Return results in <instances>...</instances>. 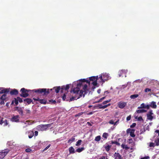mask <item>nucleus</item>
<instances>
[{
	"instance_id": "23",
	"label": "nucleus",
	"mask_w": 159,
	"mask_h": 159,
	"mask_svg": "<svg viewBox=\"0 0 159 159\" xmlns=\"http://www.w3.org/2000/svg\"><path fill=\"white\" fill-rule=\"evenodd\" d=\"M135 131V130L134 129H132V130H131V131H130V135L132 137H134L135 136V135L134 134V132Z\"/></svg>"
},
{
	"instance_id": "52",
	"label": "nucleus",
	"mask_w": 159,
	"mask_h": 159,
	"mask_svg": "<svg viewBox=\"0 0 159 159\" xmlns=\"http://www.w3.org/2000/svg\"><path fill=\"white\" fill-rule=\"evenodd\" d=\"M109 123L111 124H114V122L113 120H111L109 121Z\"/></svg>"
},
{
	"instance_id": "45",
	"label": "nucleus",
	"mask_w": 159,
	"mask_h": 159,
	"mask_svg": "<svg viewBox=\"0 0 159 159\" xmlns=\"http://www.w3.org/2000/svg\"><path fill=\"white\" fill-rule=\"evenodd\" d=\"M151 91V89H150L148 88H146L145 89V92H148L149 91Z\"/></svg>"
},
{
	"instance_id": "16",
	"label": "nucleus",
	"mask_w": 159,
	"mask_h": 159,
	"mask_svg": "<svg viewBox=\"0 0 159 159\" xmlns=\"http://www.w3.org/2000/svg\"><path fill=\"white\" fill-rule=\"evenodd\" d=\"M147 112V110L144 109H140V110H137L136 111V112L135 113H136H136H144L146 112Z\"/></svg>"
},
{
	"instance_id": "17",
	"label": "nucleus",
	"mask_w": 159,
	"mask_h": 159,
	"mask_svg": "<svg viewBox=\"0 0 159 159\" xmlns=\"http://www.w3.org/2000/svg\"><path fill=\"white\" fill-rule=\"evenodd\" d=\"M69 85L68 84L66 86H63L62 88H61V93L63 92V91L62 90L63 89H65L66 90H67L69 89Z\"/></svg>"
},
{
	"instance_id": "8",
	"label": "nucleus",
	"mask_w": 159,
	"mask_h": 159,
	"mask_svg": "<svg viewBox=\"0 0 159 159\" xmlns=\"http://www.w3.org/2000/svg\"><path fill=\"white\" fill-rule=\"evenodd\" d=\"M45 125H41L38 126L37 127V129L38 131H44L46 130L47 128H45Z\"/></svg>"
},
{
	"instance_id": "34",
	"label": "nucleus",
	"mask_w": 159,
	"mask_h": 159,
	"mask_svg": "<svg viewBox=\"0 0 159 159\" xmlns=\"http://www.w3.org/2000/svg\"><path fill=\"white\" fill-rule=\"evenodd\" d=\"M101 139V136H98L96 137L95 139V140L97 142H98Z\"/></svg>"
},
{
	"instance_id": "46",
	"label": "nucleus",
	"mask_w": 159,
	"mask_h": 159,
	"mask_svg": "<svg viewBox=\"0 0 159 159\" xmlns=\"http://www.w3.org/2000/svg\"><path fill=\"white\" fill-rule=\"evenodd\" d=\"M50 146V144H49L47 147H46L43 150V151H45L46 150H47L48 148Z\"/></svg>"
},
{
	"instance_id": "37",
	"label": "nucleus",
	"mask_w": 159,
	"mask_h": 159,
	"mask_svg": "<svg viewBox=\"0 0 159 159\" xmlns=\"http://www.w3.org/2000/svg\"><path fill=\"white\" fill-rule=\"evenodd\" d=\"M142 80H140V79H139V80H136L134 81L133 82V84H134L135 83H141V82H142Z\"/></svg>"
},
{
	"instance_id": "43",
	"label": "nucleus",
	"mask_w": 159,
	"mask_h": 159,
	"mask_svg": "<svg viewBox=\"0 0 159 159\" xmlns=\"http://www.w3.org/2000/svg\"><path fill=\"white\" fill-rule=\"evenodd\" d=\"M3 124H4L3 126H6L7 125L8 123H7V120L5 119L4 120V122Z\"/></svg>"
},
{
	"instance_id": "41",
	"label": "nucleus",
	"mask_w": 159,
	"mask_h": 159,
	"mask_svg": "<svg viewBox=\"0 0 159 159\" xmlns=\"http://www.w3.org/2000/svg\"><path fill=\"white\" fill-rule=\"evenodd\" d=\"M17 99L18 100V101L19 102H23V100L22 99V98H20L19 97H17Z\"/></svg>"
},
{
	"instance_id": "38",
	"label": "nucleus",
	"mask_w": 159,
	"mask_h": 159,
	"mask_svg": "<svg viewBox=\"0 0 159 159\" xmlns=\"http://www.w3.org/2000/svg\"><path fill=\"white\" fill-rule=\"evenodd\" d=\"M6 94H3L1 97V99L2 100H4L6 98Z\"/></svg>"
},
{
	"instance_id": "36",
	"label": "nucleus",
	"mask_w": 159,
	"mask_h": 159,
	"mask_svg": "<svg viewBox=\"0 0 159 159\" xmlns=\"http://www.w3.org/2000/svg\"><path fill=\"white\" fill-rule=\"evenodd\" d=\"M108 136V134L106 133H104L102 134V137H104L105 139H107Z\"/></svg>"
},
{
	"instance_id": "47",
	"label": "nucleus",
	"mask_w": 159,
	"mask_h": 159,
	"mask_svg": "<svg viewBox=\"0 0 159 159\" xmlns=\"http://www.w3.org/2000/svg\"><path fill=\"white\" fill-rule=\"evenodd\" d=\"M132 130V129H128L127 130L126 132L127 133L129 134L130 133V131H131V130Z\"/></svg>"
},
{
	"instance_id": "2",
	"label": "nucleus",
	"mask_w": 159,
	"mask_h": 159,
	"mask_svg": "<svg viewBox=\"0 0 159 159\" xmlns=\"http://www.w3.org/2000/svg\"><path fill=\"white\" fill-rule=\"evenodd\" d=\"M56 93H58L59 91L61 90L60 87H58L57 88L54 87L53 89H34L33 91H34L37 94H42L43 96H47L50 93V91H52L54 89Z\"/></svg>"
},
{
	"instance_id": "14",
	"label": "nucleus",
	"mask_w": 159,
	"mask_h": 159,
	"mask_svg": "<svg viewBox=\"0 0 159 159\" xmlns=\"http://www.w3.org/2000/svg\"><path fill=\"white\" fill-rule=\"evenodd\" d=\"M22 123L23 125V128H24L27 127L30 124H29V120H27L25 122L21 121V122Z\"/></svg>"
},
{
	"instance_id": "51",
	"label": "nucleus",
	"mask_w": 159,
	"mask_h": 159,
	"mask_svg": "<svg viewBox=\"0 0 159 159\" xmlns=\"http://www.w3.org/2000/svg\"><path fill=\"white\" fill-rule=\"evenodd\" d=\"M131 116L130 115H129V116H128L127 118H126V120H127V121H129V120L130 119H131Z\"/></svg>"
},
{
	"instance_id": "21",
	"label": "nucleus",
	"mask_w": 159,
	"mask_h": 159,
	"mask_svg": "<svg viewBox=\"0 0 159 159\" xmlns=\"http://www.w3.org/2000/svg\"><path fill=\"white\" fill-rule=\"evenodd\" d=\"M24 101L26 102L28 104H29L32 102V100L30 98H26L24 99Z\"/></svg>"
},
{
	"instance_id": "1",
	"label": "nucleus",
	"mask_w": 159,
	"mask_h": 159,
	"mask_svg": "<svg viewBox=\"0 0 159 159\" xmlns=\"http://www.w3.org/2000/svg\"><path fill=\"white\" fill-rule=\"evenodd\" d=\"M82 81H80V83L77 84V87L74 88L73 90H71V93L73 92V94L76 95L75 97H73L70 100V102L75 100H76L83 96V97L85 96V94L88 93V90L87 89V85L84 84Z\"/></svg>"
},
{
	"instance_id": "26",
	"label": "nucleus",
	"mask_w": 159,
	"mask_h": 159,
	"mask_svg": "<svg viewBox=\"0 0 159 159\" xmlns=\"http://www.w3.org/2000/svg\"><path fill=\"white\" fill-rule=\"evenodd\" d=\"M84 149V147H82L80 148H78L76 150V152H80L83 151Z\"/></svg>"
},
{
	"instance_id": "35",
	"label": "nucleus",
	"mask_w": 159,
	"mask_h": 159,
	"mask_svg": "<svg viewBox=\"0 0 159 159\" xmlns=\"http://www.w3.org/2000/svg\"><path fill=\"white\" fill-rule=\"evenodd\" d=\"M18 111L19 112V114L20 115H23V112L22 110L21 109V108H19L18 110Z\"/></svg>"
},
{
	"instance_id": "32",
	"label": "nucleus",
	"mask_w": 159,
	"mask_h": 159,
	"mask_svg": "<svg viewBox=\"0 0 159 159\" xmlns=\"http://www.w3.org/2000/svg\"><path fill=\"white\" fill-rule=\"evenodd\" d=\"M121 147L123 149L125 148L126 149H129V147H128L126 145L122 144L121 145Z\"/></svg>"
},
{
	"instance_id": "5",
	"label": "nucleus",
	"mask_w": 159,
	"mask_h": 159,
	"mask_svg": "<svg viewBox=\"0 0 159 159\" xmlns=\"http://www.w3.org/2000/svg\"><path fill=\"white\" fill-rule=\"evenodd\" d=\"M33 90H27L24 88H22L20 90V91L22 92V93L20 94V96L26 98L28 96L29 94L28 93L30 91H32L35 92L34 91H33Z\"/></svg>"
},
{
	"instance_id": "60",
	"label": "nucleus",
	"mask_w": 159,
	"mask_h": 159,
	"mask_svg": "<svg viewBox=\"0 0 159 159\" xmlns=\"http://www.w3.org/2000/svg\"><path fill=\"white\" fill-rule=\"evenodd\" d=\"M119 122V120H117L115 122H114V125H116L117 124H118Z\"/></svg>"
},
{
	"instance_id": "59",
	"label": "nucleus",
	"mask_w": 159,
	"mask_h": 159,
	"mask_svg": "<svg viewBox=\"0 0 159 159\" xmlns=\"http://www.w3.org/2000/svg\"><path fill=\"white\" fill-rule=\"evenodd\" d=\"M98 107H99V108L101 109L102 108H101L103 106L102 104H98Z\"/></svg>"
},
{
	"instance_id": "3",
	"label": "nucleus",
	"mask_w": 159,
	"mask_h": 159,
	"mask_svg": "<svg viewBox=\"0 0 159 159\" xmlns=\"http://www.w3.org/2000/svg\"><path fill=\"white\" fill-rule=\"evenodd\" d=\"M98 78H99L98 77V76H93V77H90L89 78V80H86V79H83V80L82 79L80 80H79V83H80V81H82V82H84V84H86L87 85V89H88V92L89 90L87 88L88 85L87 84H85V82H86L87 84H89V85L90 84V81H92L93 82L96 80H98Z\"/></svg>"
},
{
	"instance_id": "19",
	"label": "nucleus",
	"mask_w": 159,
	"mask_h": 159,
	"mask_svg": "<svg viewBox=\"0 0 159 159\" xmlns=\"http://www.w3.org/2000/svg\"><path fill=\"white\" fill-rule=\"evenodd\" d=\"M134 116L136 119H137L138 121H142L143 120V119L141 116L138 117V116H136V113H134Z\"/></svg>"
},
{
	"instance_id": "24",
	"label": "nucleus",
	"mask_w": 159,
	"mask_h": 159,
	"mask_svg": "<svg viewBox=\"0 0 159 159\" xmlns=\"http://www.w3.org/2000/svg\"><path fill=\"white\" fill-rule=\"evenodd\" d=\"M9 90L7 89H3L0 92V94H2L3 93H7L9 92Z\"/></svg>"
},
{
	"instance_id": "64",
	"label": "nucleus",
	"mask_w": 159,
	"mask_h": 159,
	"mask_svg": "<svg viewBox=\"0 0 159 159\" xmlns=\"http://www.w3.org/2000/svg\"><path fill=\"white\" fill-rule=\"evenodd\" d=\"M4 104V100H2L0 102V104L2 105Z\"/></svg>"
},
{
	"instance_id": "39",
	"label": "nucleus",
	"mask_w": 159,
	"mask_h": 159,
	"mask_svg": "<svg viewBox=\"0 0 159 159\" xmlns=\"http://www.w3.org/2000/svg\"><path fill=\"white\" fill-rule=\"evenodd\" d=\"M155 146V144L154 143L151 142L149 143V146L150 147H154Z\"/></svg>"
},
{
	"instance_id": "54",
	"label": "nucleus",
	"mask_w": 159,
	"mask_h": 159,
	"mask_svg": "<svg viewBox=\"0 0 159 159\" xmlns=\"http://www.w3.org/2000/svg\"><path fill=\"white\" fill-rule=\"evenodd\" d=\"M99 159H108L107 157H106L105 156H102L100 157Z\"/></svg>"
},
{
	"instance_id": "29",
	"label": "nucleus",
	"mask_w": 159,
	"mask_h": 159,
	"mask_svg": "<svg viewBox=\"0 0 159 159\" xmlns=\"http://www.w3.org/2000/svg\"><path fill=\"white\" fill-rule=\"evenodd\" d=\"M82 141L81 140H78L76 143L75 145L76 146H79L81 144Z\"/></svg>"
},
{
	"instance_id": "33",
	"label": "nucleus",
	"mask_w": 159,
	"mask_h": 159,
	"mask_svg": "<svg viewBox=\"0 0 159 159\" xmlns=\"http://www.w3.org/2000/svg\"><path fill=\"white\" fill-rule=\"evenodd\" d=\"M111 147V146L107 145L104 147L105 149L107 152H108L110 149V148Z\"/></svg>"
},
{
	"instance_id": "50",
	"label": "nucleus",
	"mask_w": 159,
	"mask_h": 159,
	"mask_svg": "<svg viewBox=\"0 0 159 159\" xmlns=\"http://www.w3.org/2000/svg\"><path fill=\"white\" fill-rule=\"evenodd\" d=\"M150 106H149V104L146 105L145 107L144 108H147V109H149L150 108Z\"/></svg>"
},
{
	"instance_id": "6",
	"label": "nucleus",
	"mask_w": 159,
	"mask_h": 159,
	"mask_svg": "<svg viewBox=\"0 0 159 159\" xmlns=\"http://www.w3.org/2000/svg\"><path fill=\"white\" fill-rule=\"evenodd\" d=\"M147 119L148 120H152L153 119L155 118V116L154 115L153 111L150 110L146 114Z\"/></svg>"
},
{
	"instance_id": "63",
	"label": "nucleus",
	"mask_w": 159,
	"mask_h": 159,
	"mask_svg": "<svg viewBox=\"0 0 159 159\" xmlns=\"http://www.w3.org/2000/svg\"><path fill=\"white\" fill-rule=\"evenodd\" d=\"M34 100L36 101H38L39 102L40 99L39 98H34Z\"/></svg>"
},
{
	"instance_id": "22",
	"label": "nucleus",
	"mask_w": 159,
	"mask_h": 159,
	"mask_svg": "<svg viewBox=\"0 0 159 159\" xmlns=\"http://www.w3.org/2000/svg\"><path fill=\"white\" fill-rule=\"evenodd\" d=\"M69 152L70 153H75V149L72 147L69 148Z\"/></svg>"
},
{
	"instance_id": "20",
	"label": "nucleus",
	"mask_w": 159,
	"mask_h": 159,
	"mask_svg": "<svg viewBox=\"0 0 159 159\" xmlns=\"http://www.w3.org/2000/svg\"><path fill=\"white\" fill-rule=\"evenodd\" d=\"M34 135L33 131H30L28 132V137L30 139Z\"/></svg>"
},
{
	"instance_id": "49",
	"label": "nucleus",
	"mask_w": 159,
	"mask_h": 159,
	"mask_svg": "<svg viewBox=\"0 0 159 159\" xmlns=\"http://www.w3.org/2000/svg\"><path fill=\"white\" fill-rule=\"evenodd\" d=\"M136 125V124L135 123H133L132 124V125H131L130 126L131 128H133Z\"/></svg>"
},
{
	"instance_id": "44",
	"label": "nucleus",
	"mask_w": 159,
	"mask_h": 159,
	"mask_svg": "<svg viewBox=\"0 0 159 159\" xmlns=\"http://www.w3.org/2000/svg\"><path fill=\"white\" fill-rule=\"evenodd\" d=\"M111 100H108L105 101L103 102L102 104H105L108 103V102H109Z\"/></svg>"
},
{
	"instance_id": "56",
	"label": "nucleus",
	"mask_w": 159,
	"mask_h": 159,
	"mask_svg": "<svg viewBox=\"0 0 159 159\" xmlns=\"http://www.w3.org/2000/svg\"><path fill=\"white\" fill-rule=\"evenodd\" d=\"M31 151V149L30 148H27L25 149V151L26 152H29Z\"/></svg>"
},
{
	"instance_id": "11",
	"label": "nucleus",
	"mask_w": 159,
	"mask_h": 159,
	"mask_svg": "<svg viewBox=\"0 0 159 159\" xmlns=\"http://www.w3.org/2000/svg\"><path fill=\"white\" fill-rule=\"evenodd\" d=\"M114 156L115 159H122L121 156L118 152H115Z\"/></svg>"
},
{
	"instance_id": "13",
	"label": "nucleus",
	"mask_w": 159,
	"mask_h": 159,
	"mask_svg": "<svg viewBox=\"0 0 159 159\" xmlns=\"http://www.w3.org/2000/svg\"><path fill=\"white\" fill-rule=\"evenodd\" d=\"M19 116H16L12 117L11 120L13 122H18L19 121Z\"/></svg>"
},
{
	"instance_id": "55",
	"label": "nucleus",
	"mask_w": 159,
	"mask_h": 159,
	"mask_svg": "<svg viewBox=\"0 0 159 159\" xmlns=\"http://www.w3.org/2000/svg\"><path fill=\"white\" fill-rule=\"evenodd\" d=\"M83 114V112H81L79 113L78 114H77L76 115H75V116H80L81 115Z\"/></svg>"
},
{
	"instance_id": "61",
	"label": "nucleus",
	"mask_w": 159,
	"mask_h": 159,
	"mask_svg": "<svg viewBox=\"0 0 159 159\" xmlns=\"http://www.w3.org/2000/svg\"><path fill=\"white\" fill-rule=\"evenodd\" d=\"M149 158V157L148 156L144 157H143L141 159H148Z\"/></svg>"
},
{
	"instance_id": "62",
	"label": "nucleus",
	"mask_w": 159,
	"mask_h": 159,
	"mask_svg": "<svg viewBox=\"0 0 159 159\" xmlns=\"http://www.w3.org/2000/svg\"><path fill=\"white\" fill-rule=\"evenodd\" d=\"M38 132L37 131H36L34 132L35 136H37L38 135Z\"/></svg>"
},
{
	"instance_id": "30",
	"label": "nucleus",
	"mask_w": 159,
	"mask_h": 159,
	"mask_svg": "<svg viewBox=\"0 0 159 159\" xmlns=\"http://www.w3.org/2000/svg\"><path fill=\"white\" fill-rule=\"evenodd\" d=\"M146 105L144 103H142L140 105V107H138V109H142V108H144L145 107V106Z\"/></svg>"
},
{
	"instance_id": "15",
	"label": "nucleus",
	"mask_w": 159,
	"mask_h": 159,
	"mask_svg": "<svg viewBox=\"0 0 159 159\" xmlns=\"http://www.w3.org/2000/svg\"><path fill=\"white\" fill-rule=\"evenodd\" d=\"M18 90L16 89H14L10 92V93L11 95H16L18 93Z\"/></svg>"
},
{
	"instance_id": "53",
	"label": "nucleus",
	"mask_w": 159,
	"mask_h": 159,
	"mask_svg": "<svg viewBox=\"0 0 159 159\" xmlns=\"http://www.w3.org/2000/svg\"><path fill=\"white\" fill-rule=\"evenodd\" d=\"M66 94H64L63 96H62V99L65 100L66 98Z\"/></svg>"
},
{
	"instance_id": "48",
	"label": "nucleus",
	"mask_w": 159,
	"mask_h": 159,
	"mask_svg": "<svg viewBox=\"0 0 159 159\" xmlns=\"http://www.w3.org/2000/svg\"><path fill=\"white\" fill-rule=\"evenodd\" d=\"M15 103L16 105H17L18 103V100L16 98L15 99Z\"/></svg>"
},
{
	"instance_id": "18",
	"label": "nucleus",
	"mask_w": 159,
	"mask_h": 159,
	"mask_svg": "<svg viewBox=\"0 0 159 159\" xmlns=\"http://www.w3.org/2000/svg\"><path fill=\"white\" fill-rule=\"evenodd\" d=\"M127 70H122L119 71V77H120L122 73H126L127 72Z\"/></svg>"
},
{
	"instance_id": "28",
	"label": "nucleus",
	"mask_w": 159,
	"mask_h": 159,
	"mask_svg": "<svg viewBox=\"0 0 159 159\" xmlns=\"http://www.w3.org/2000/svg\"><path fill=\"white\" fill-rule=\"evenodd\" d=\"M110 142V144H116V145H117L118 146L120 145V143L117 141H111Z\"/></svg>"
},
{
	"instance_id": "12",
	"label": "nucleus",
	"mask_w": 159,
	"mask_h": 159,
	"mask_svg": "<svg viewBox=\"0 0 159 159\" xmlns=\"http://www.w3.org/2000/svg\"><path fill=\"white\" fill-rule=\"evenodd\" d=\"M149 106H150L153 109H156L157 107L156 103V102L154 101H152V102L150 103Z\"/></svg>"
},
{
	"instance_id": "10",
	"label": "nucleus",
	"mask_w": 159,
	"mask_h": 159,
	"mask_svg": "<svg viewBox=\"0 0 159 159\" xmlns=\"http://www.w3.org/2000/svg\"><path fill=\"white\" fill-rule=\"evenodd\" d=\"M126 105V103L125 102H119L118 104V107L121 109L123 108Z\"/></svg>"
},
{
	"instance_id": "9",
	"label": "nucleus",
	"mask_w": 159,
	"mask_h": 159,
	"mask_svg": "<svg viewBox=\"0 0 159 159\" xmlns=\"http://www.w3.org/2000/svg\"><path fill=\"white\" fill-rule=\"evenodd\" d=\"M155 133L156 135L159 137V130H156ZM155 142L156 145L158 146L159 145V137L157 138V139H155Z\"/></svg>"
},
{
	"instance_id": "40",
	"label": "nucleus",
	"mask_w": 159,
	"mask_h": 159,
	"mask_svg": "<svg viewBox=\"0 0 159 159\" xmlns=\"http://www.w3.org/2000/svg\"><path fill=\"white\" fill-rule=\"evenodd\" d=\"M93 84L94 86H96L97 85V80H96L94 81H93L91 83Z\"/></svg>"
},
{
	"instance_id": "42",
	"label": "nucleus",
	"mask_w": 159,
	"mask_h": 159,
	"mask_svg": "<svg viewBox=\"0 0 159 159\" xmlns=\"http://www.w3.org/2000/svg\"><path fill=\"white\" fill-rule=\"evenodd\" d=\"M110 105V104H108L106 105H105L104 106H103V107H101V108H102V109H104V108H106L107 107H108V106H109Z\"/></svg>"
},
{
	"instance_id": "4",
	"label": "nucleus",
	"mask_w": 159,
	"mask_h": 159,
	"mask_svg": "<svg viewBox=\"0 0 159 159\" xmlns=\"http://www.w3.org/2000/svg\"><path fill=\"white\" fill-rule=\"evenodd\" d=\"M99 78L101 80L100 82H102L104 83L106 81L110 79L111 77L109 74L106 73L100 75Z\"/></svg>"
},
{
	"instance_id": "7",
	"label": "nucleus",
	"mask_w": 159,
	"mask_h": 159,
	"mask_svg": "<svg viewBox=\"0 0 159 159\" xmlns=\"http://www.w3.org/2000/svg\"><path fill=\"white\" fill-rule=\"evenodd\" d=\"M9 150L8 149H6L2 150L0 152V158H3L9 152Z\"/></svg>"
},
{
	"instance_id": "57",
	"label": "nucleus",
	"mask_w": 159,
	"mask_h": 159,
	"mask_svg": "<svg viewBox=\"0 0 159 159\" xmlns=\"http://www.w3.org/2000/svg\"><path fill=\"white\" fill-rule=\"evenodd\" d=\"M4 122V120H3L2 119L0 121V124L1 125H2L3 124Z\"/></svg>"
},
{
	"instance_id": "27",
	"label": "nucleus",
	"mask_w": 159,
	"mask_h": 159,
	"mask_svg": "<svg viewBox=\"0 0 159 159\" xmlns=\"http://www.w3.org/2000/svg\"><path fill=\"white\" fill-rule=\"evenodd\" d=\"M139 96V95L137 94L132 95L130 96V98L131 99H135Z\"/></svg>"
},
{
	"instance_id": "31",
	"label": "nucleus",
	"mask_w": 159,
	"mask_h": 159,
	"mask_svg": "<svg viewBox=\"0 0 159 159\" xmlns=\"http://www.w3.org/2000/svg\"><path fill=\"white\" fill-rule=\"evenodd\" d=\"M39 102L41 104H45L46 101L44 99H40Z\"/></svg>"
},
{
	"instance_id": "25",
	"label": "nucleus",
	"mask_w": 159,
	"mask_h": 159,
	"mask_svg": "<svg viewBox=\"0 0 159 159\" xmlns=\"http://www.w3.org/2000/svg\"><path fill=\"white\" fill-rule=\"evenodd\" d=\"M75 140V138H74V137H72L68 140L67 143H71L72 142L74 141Z\"/></svg>"
},
{
	"instance_id": "58",
	"label": "nucleus",
	"mask_w": 159,
	"mask_h": 159,
	"mask_svg": "<svg viewBox=\"0 0 159 159\" xmlns=\"http://www.w3.org/2000/svg\"><path fill=\"white\" fill-rule=\"evenodd\" d=\"M50 102H52L53 104H55L56 103V101L55 100H51L50 101Z\"/></svg>"
}]
</instances>
